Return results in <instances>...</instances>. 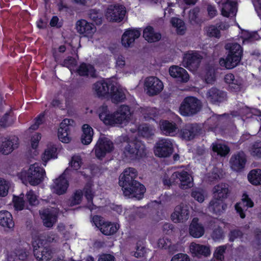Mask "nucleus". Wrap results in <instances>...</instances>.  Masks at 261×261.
<instances>
[{
	"label": "nucleus",
	"instance_id": "f257e3e1",
	"mask_svg": "<svg viewBox=\"0 0 261 261\" xmlns=\"http://www.w3.org/2000/svg\"><path fill=\"white\" fill-rule=\"evenodd\" d=\"M137 176V172L135 168L126 169L120 175L119 184L122 187L125 196L140 200L143 197L146 188L135 179Z\"/></svg>",
	"mask_w": 261,
	"mask_h": 261
},
{
	"label": "nucleus",
	"instance_id": "f03ea898",
	"mask_svg": "<svg viewBox=\"0 0 261 261\" xmlns=\"http://www.w3.org/2000/svg\"><path fill=\"white\" fill-rule=\"evenodd\" d=\"M93 88L98 97L110 95L112 101L115 103L124 101L126 99L124 90L116 87L110 80L97 82L94 84Z\"/></svg>",
	"mask_w": 261,
	"mask_h": 261
},
{
	"label": "nucleus",
	"instance_id": "7ed1b4c3",
	"mask_svg": "<svg viewBox=\"0 0 261 261\" xmlns=\"http://www.w3.org/2000/svg\"><path fill=\"white\" fill-rule=\"evenodd\" d=\"M226 49H228L226 58H220L219 63L220 66L227 69H231L239 65L243 55V48L238 43H232Z\"/></svg>",
	"mask_w": 261,
	"mask_h": 261
},
{
	"label": "nucleus",
	"instance_id": "20e7f679",
	"mask_svg": "<svg viewBox=\"0 0 261 261\" xmlns=\"http://www.w3.org/2000/svg\"><path fill=\"white\" fill-rule=\"evenodd\" d=\"M146 155L144 144L137 138L129 142L123 149V158L126 161L138 160Z\"/></svg>",
	"mask_w": 261,
	"mask_h": 261
},
{
	"label": "nucleus",
	"instance_id": "39448f33",
	"mask_svg": "<svg viewBox=\"0 0 261 261\" xmlns=\"http://www.w3.org/2000/svg\"><path fill=\"white\" fill-rule=\"evenodd\" d=\"M44 170L36 164L31 165L27 171H24L18 174L19 178L27 185L29 182L32 186L39 185L43 180Z\"/></svg>",
	"mask_w": 261,
	"mask_h": 261
},
{
	"label": "nucleus",
	"instance_id": "423d86ee",
	"mask_svg": "<svg viewBox=\"0 0 261 261\" xmlns=\"http://www.w3.org/2000/svg\"><path fill=\"white\" fill-rule=\"evenodd\" d=\"M201 107V102L197 98L188 96L181 103L179 111L180 114H196Z\"/></svg>",
	"mask_w": 261,
	"mask_h": 261
},
{
	"label": "nucleus",
	"instance_id": "0eeeda50",
	"mask_svg": "<svg viewBox=\"0 0 261 261\" xmlns=\"http://www.w3.org/2000/svg\"><path fill=\"white\" fill-rule=\"evenodd\" d=\"M114 147L113 142L108 138L100 136L98 140L94 150L96 156L102 160L107 153L111 152Z\"/></svg>",
	"mask_w": 261,
	"mask_h": 261
},
{
	"label": "nucleus",
	"instance_id": "6e6552de",
	"mask_svg": "<svg viewBox=\"0 0 261 261\" xmlns=\"http://www.w3.org/2000/svg\"><path fill=\"white\" fill-rule=\"evenodd\" d=\"M34 255L39 261H48L50 260L55 253V250L49 247L40 246L36 242L32 244Z\"/></svg>",
	"mask_w": 261,
	"mask_h": 261
},
{
	"label": "nucleus",
	"instance_id": "1a4fd4ad",
	"mask_svg": "<svg viewBox=\"0 0 261 261\" xmlns=\"http://www.w3.org/2000/svg\"><path fill=\"white\" fill-rule=\"evenodd\" d=\"M144 87L149 96H154L162 91L164 85L163 82L157 77L149 76L145 80Z\"/></svg>",
	"mask_w": 261,
	"mask_h": 261
},
{
	"label": "nucleus",
	"instance_id": "9d476101",
	"mask_svg": "<svg viewBox=\"0 0 261 261\" xmlns=\"http://www.w3.org/2000/svg\"><path fill=\"white\" fill-rule=\"evenodd\" d=\"M93 221L95 226L105 235H111L115 233L118 229L119 225L113 224L110 222H105L103 218L99 216H94Z\"/></svg>",
	"mask_w": 261,
	"mask_h": 261
},
{
	"label": "nucleus",
	"instance_id": "9b49d317",
	"mask_svg": "<svg viewBox=\"0 0 261 261\" xmlns=\"http://www.w3.org/2000/svg\"><path fill=\"white\" fill-rule=\"evenodd\" d=\"M202 56L196 51L185 54L183 57L182 64L190 70H196L199 67Z\"/></svg>",
	"mask_w": 261,
	"mask_h": 261
},
{
	"label": "nucleus",
	"instance_id": "f8f14e48",
	"mask_svg": "<svg viewBox=\"0 0 261 261\" xmlns=\"http://www.w3.org/2000/svg\"><path fill=\"white\" fill-rule=\"evenodd\" d=\"M126 13L125 7L121 5H110L107 9L106 16L113 22H121Z\"/></svg>",
	"mask_w": 261,
	"mask_h": 261
},
{
	"label": "nucleus",
	"instance_id": "ddd939ff",
	"mask_svg": "<svg viewBox=\"0 0 261 261\" xmlns=\"http://www.w3.org/2000/svg\"><path fill=\"white\" fill-rule=\"evenodd\" d=\"M39 214L43 225L46 227L50 228L57 222L58 211L54 207L46 208L40 210Z\"/></svg>",
	"mask_w": 261,
	"mask_h": 261
},
{
	"label": "nucleus",
	"instance_id": "4468645a",
	"mask_svg": "<svg viewBox=\"0 0 261 261\" xmlns=\"http://www.w3.org/2000/svg\"><path fill=\"white\" fill-rule=\"evenodd\" d=\"M154 153L160 158L170 156L173 152V145L171 142L166 139L160 140L154 147Z\"/></svg>",
	"mask_w": 261,
	"mask_h": 261
},
{
	"label": "nucleus",
	"instance_id": "2eb2a0df",
	"mask_svg": "<svg viewBox=\"0 0 261 261\" xmlns=\"http://www.w3.org/2000/svg\"><path fill=\"white\" fill-rule=\"evenodd\" d=\"M206 97L210 102L219 105L227 100V93L223 90L213 87L208 90Z\"/></svg>",
	"mask_w": 261,
	"mask_h": 261
},
{
	"label": "nucleus",
	"instance_id": "dca6fc26",
	"mask_svg": "<svg viewBox=\"0 0 261 261\" xmlns=\"http://www.w3.org/2000/svg\"><path fill=\"white\" fill-rule=\"evenodd\" d=\"M99 119L106 125L114 126L115 125H124L130 120L132 115H98Z\"/></svg>",
	"mask_w": 261,
	"mask_h": 261
},
{
	"label": "nucleus",
	"instance_id": "f3484780",
	"mask_svg": "<svg viewBox=\"0 0 261 261\" xmlns=\"http://www.w3.org/2000/svg\"><path fill=\"white\" fill-rule=\"evenodd\" d=\"M74 121L72 119H64L60 124L58 136L59 139L63 143H69L71 138L70 136V126L72 125Z\"/></svg>",
	"mask_w": 261,
	"mask_h": 261
},
{
	"label": "nucleus",
	"instance_id": "a211bd4d",
	"mask_svg": "<svg viewBox=\"0 0 261 261\" xmlns=\"http://www.w3.org/2000/svg\"><path fill=\"white\" fill-rule=\"evenodd\" d=\"M189 206L185 203H181L177 205L174 209V212L171 217L172 220L175 223H178L186 221L189 218Z\"/></svg>",
	"mask_w": 261,
	"mask_h": 261
},
{
	"label": "nucleus",
	"instance_id": "6ab92c4d",
	"mask_svg": "<svg viewBox=\"0 0 261 261\" xmlns=\"http://www.w3.org/2000/svg\"><path fill=\"white\" fill-rule=\"evenodd\" d=\"M224 82L228 85V90L232 92H239L243 88V81L240 77H236L232 73H229L225 75Z\"/></svg>",
	"mask_w": 261,
	"mask_h": 261
},
{
	"label": "nucleus",
	"instance_id": "aec40b11",
	"mask_svg": "<svg viewBox=\"0 0 261 261\" xmlns=\"http://www.w3.org/2000/svg\"><path fill=\"white\" fill-rule=\"evenodd\" d=\"M246 161V156L244 152L241 151L232 155L229 163L233 170L240 171L244 168Z\"/></svg>",
	"mask_w": 261,
	"mask_h": 261
},
{
	"label": "nucleus",
	"instance_id": "412c9836",
	"mask_svg": "<svg viewBox=\"0 0 261 261\" xmlns=\"http://www.w3.org/2000/svg\"><path fill=\"white\" fill-rule=\"evenodd\" d=\"M77 32L86 37H91L96 31L95 25L85 19L79 20L76 23Z\"/></svg>",
	"mask_w": 261,
	"mask_h": 261
},
{
	"label": "nucleus",
	"instance_id": "4be33fe9",
	"mask_svg": "<svg viewBox=\"0 0 261 261\" xmlns=\"http://www.w3.org/2000/svg\"><path fill=\"white\" fill-rule=\"evenodd\" d=\"M201 130V127L197 124H187L181 129L180 136L187 141H190L197 136Z\"/></svg>",
	"mask_w": 261,
	"mask_h": 261
},
{
	"label": "nucleus",
	"instance_id": "5701e85b",
	"mask_svg": "<svg viewBox=\"0 0 261 261\" xmlns=\"http://www.w3.org/2000/svg\"><path fill=\"white\" fill-rule=\"evenodd\" d=\"M70 171H71V170L67 168L58 178L56 179L53 188L57 194L61 195L66 192L69 185L65 178V175L68 174Z\"/></svg>",
	"mask_w": 261,
	"mask_h": 261
},
{
	"label": "nucleus",
	"instance_id": "b1692460",
	"mask_svg": "<svg viewBox=\"0 0 261 261\" xmlns=\"http://www.w3.org/2000/svg\"><path fill=\"white\" fill-rule=\"evenodd\" d=\"M140 35L141 32L139 29H128L124 32L122 36L121 43L124 47H129Z\"/></svg>",
	"mask_w": 261,
	"mask_h": 261
},
{
	"label": "nucleus",
	"instance_id": "393cba45",
	"mask_svg": "<svg viewBox=\"0 0 261 261\" xmlns=\"http://www.w3.org/2000/svg\"><path fill=\"white\" fill-rule=\"evenodd\" d=\"M169 74L181 83H187L189 80V75L186 69L178 66H172L169 69Z\"/></svg>",
	"mask_w": 261,
	"mask_h": 261
},
{
	"label": "nucleus",
	"instance_id": "a878e982",
	"mask_svg": "<svg viewBox=\"0 0 261 261\" xmlns=\"http://www.w3.org/2000/svg\"><path fill=\"white\" fill-rule=\"evenodd\" d=\"M75 72L80 76L87 77L90 75L92 77H96V70L92 65L85 62L80 63Z\"/></svg>",
	"mask_w": 261,
	"mask_h": 261
},
{
	"label": "nucleus",
	"instance_id": "bb28decb",
	"mask_svg": "<svg viewBox=\"0 0 261 261\" xmlns=\"http://www.w3.org/2000/svg\"><path fill=\"white\" fill-rule=\"evenodd\" d=\"M227 205L224 203V200L213 197V199L209 203L208 209L214 214L220 215L223 213Z\"/></svg>",
	"mask_w": 261,
	"mask_h": 261
},
{
	"label": "nucleus",
	"instance_id": "cd10ccee",
	"mask_svg": "<svg viewBox=\"0 0 261 261\" xmlns=\"http://www.w3.org/2000/svg\"><path fill=\"white\" fill-rule=\"evenodd\" d=\"M230 191L228 184L225 183L219 184L215 186L213 189V197L218 199L224 200L228 197Z\"/></svg>",
	"mask_w": 261,
	"mask_h": 261
},
{
	"label": "nucleus",
	"instance_id": "c85d7f7f",
	"mask_svg": "<svg viewBox=\"0 0 261 261\" xmlns=\"http://www.w3.org/2000/svg\"><path fill=\"white\" fill-rule=\"evenodd\" d=\"M14 139L10 140L7 138L1 137L0 139V152L7 155L18 147V145L14 143Z\"/></svg>",
	"mask_w": 261,
	"mask_h": 261
},
{
	"label": "nucleus",
	"instance_id": "c756f323",
	"mask_svg": "<svg viewBox=\"0 0 261 261\" xmlns=\"http://www.w3.org/2000/svg\"><path fill=\"white\" fill-rule=\"evenodd\" d=\"M143 37L148 42L153 43L160 40L161 34L159 32H155L152 26L148 25L144 29Z\"/></svg>",
	"mask_w": 261,
	"mask_h": 261
},
{
	"label": "nucleus",
	"instance_id": "7c9ffc66",
	"mask_svg": "<svg viewBox=\"0 0 261 261\" xmlns=\"http://www.w3.org/2000/svg\"><path fill=\"white\" fill-rule=\"evenodd\" d=\"M190 251L192 254L196 256H207L210 254L211 250L209 246L197 244L194 243L191 244Z\"/></svg>",
	"mask_w": 261,
	"mask_h": 261
},
{
	"label": "nucleus",
	"instance_id": "2f4dec72",
	"mask_svg": "<svg viewBox=\"0 0 261 261\" xmlns=\"http://www.w3.org/2000/svg\"><path fill=\"white\" fill-rule=\"evenodd\" d=\"M0 225L12 229L15 224L11 214L7 211H0Z\"/></svg>",
	"mask_w": 261,
	"mask_h": 261
},
{
	"label": "nucleus",
	"instance_id": "473e14b6",
	"mask_svg": "<svg viewBox=\"0 0 261 261\" xmlns=\"http://www.w3.org/2000/svg\"><path fill=\"white\" fill-rule=\"evenodd\" d=\"M199 219L197 218H194L189 227L190 234L194 238H199L201 237L204 232V228L198 223Z\"/></svg>",
	"mask_w": 261,
	"mask_h": 261
},
{
	"label": "nucleus",
	"instance_id": "72a5a7b5",
	"mask_svg": "<svg viewBox=\"0 0 261 261\" xmlns=\"http://www.w3.org/2000/svg\"><path fill=\"white\" fill-rule=\"evenodd\" d=\"M261 114V111L256 109H251L242 102H238L235 107V111L232 112L230 114Z\"/></svg>",
	"mask_w": 261,
	"mask_h": 261
},
{
	"label": "nucleus",
	"instance_id": "f704fd0d",
	"mask_svg": "<svg viewBox=\"0 0 261 261\" xmlns=\"http://www.w3.org/2000/svg\"><path fill=\"white\" fill-rule=\"evenodd\" d=\"M82 130L83 134L81 136V142L84 145H88L92 140L93 129L89 124H85L82 126Z\"/></svg>",
	"mask_w": 261,
	"mask_h": 261
},
{
	"label": "nucleus",
	"instance_id": "c9c22d12",
	"mask_svg": "<svg viewBox=\"0 0 261 261\" xmlns=\"http://www.w3.org/2000/svg\"><path fill=\"white\" fill-rule=\"evenodd\" d=\"M237 4L232 1H227L223 4L221 14L226 17H229L230 14H233L237 11Z\"/></svg>",
	"mask_w": 261,
	"mask_h": 261
},
{
	"label": "nucleus",
	"instance_id": "e433bc0d",
	"mask_svg": "<svg viewBox=\"0 0 261 261\" xmlns=\"http://www.w3.org/2000/svg\"><path fill=\"white\" fill-rule=\"evenodd\" d=\"M161 129L166 135L174 136L177 127L174 123L170 122L167 120H164L160 124Z\"/></svg>",
	"mask_w": 261,
	"mask_h": 261
},
{
	"label": "nucleus",
	"instance_id": "4c0bfd02",
	"mask_svg": "<svg viewBox=\"0 0 261 261\" xmlns=\"http://www.w3.org/2000/svg\"><path fill=\"white\" fill-rule=\"evenodd\" d=\"M29 255V252L23 248L15 249L14 252L11 254L10 257L13 261H24Z\"/></svg>",
	"mask_w": 261,
	"mask_h": 261
},
{
	"label": "nucleus",
	"instance_id": "58836bf2",
	"mask_svg": "<svg viewBox=\"0 0 261 261\" xmlns=\"http://www.w3.org/2000/svg\"><path fill=\"white\" fill-rule=\"evenodd\" d=\"M170 23L172 27L176 28V32L178 35H182L186 32V28L184 21L178 18L172 17L170 20Z\"/></svg>",
	"mask_w": 261,
	"mask_h": 261
},
{
	"label": "nucleus",
	"instance_id": "ea45409f",
	"mask_svg": "<svg viewBox=\"0 0 261 261\" xmlns=\"http://www.w3.org/2000/svg\"><path fill=\"white\" fill-rule=\"evenodd\" d=\"M180 176L179 178L178 183L180 188L187 189L192 187V184L191 182V179L189 174L185 171L180 172Z\"/></svg>",
	"mask_w": 261,
	"mask_h": 261
},
{
	"label": "nucleus",
	"instance_id": "a19ab883",
	"mask_svg": "<svg viewBox=\"0 0 261 261\" xmlns=\"http://www.w3.org/2000/svg\"><path fill=\"white\" fill-rule=\"evenodd\" d=\"M249 181L254 185H261V170H251L248 175Z\"/></svg>",
	"mask_w": 261,
	"mask_h": 261
},
{
	"label": "nucleus",
	"instance_id": "79ce46f5",
	"mask_svg": "<svg viewBox=\"0 0 261 261\" xmlns=\"http://www.w3.org/2000/svg\"><path fill=\"white\" fill-rule=\"evenodd\" d=\"M217 70L218 68L212 65H208L206 67L205 80L206 83H211L215 81Z\"/></svg>",
	"mask_w": 261,
	"mask_h": 261
},
{
	"label": "nucleus",
	"instance_id": "37998d69",
	"mask_svg": "<svg viewBox=\"0 0 261 261\" xmlns=\"http://www.w3.org/2000/svg\"><path fill=\"white\" fill-rule=\"evenodd\" d=\"M138 130V134L144 138H148L154 135L153 130L146 124L140 125Z\"/></svg>",
	"mask_w": 261,
	"mask_h": 261
},
{
	"label": "nucleus",
	"instance_id": "c03bdc74",
	"mask_svg": "<svg viewBox=\"0 0 261 261\" xmlns=\"http://www.w3.org/2000/svg\"><path fill=\"white\" fill-rule=\"evenodd\" d=\"M57 148L55 147H48L45 151L42 156V160L45 163V165L46 162L51 158H56Z\"/></svg>",
	"mask_w": 261,
	"mask_h": 261
},
{
	"label": "nucleus",
	"instance_id": "a18cd8bd",
	"mask_svg": "<svg viewBox=\"0 0 261 261\" xmlns=\"http://www.w3.org/2000/svg\"><path fill=\"white\" fill-rule=\"evenodd\" d=\"M213 150L217 152L218 154L221 156H225L230 151L229 148L224 145L222 144H213Z\"/></svg>",
	"mask_w": 261,
	"mask_h": 261
},
{
	"label": "nucleus",
	"instance_id": "49530a36",
	"mask_svg": "<svg viewBox=\"0 0 261 261\" xmlns=\"http://www.w3.org/2000/svg\"><path fill=\"white\" fill-rule=\"evenodd\" d=\"M77 64V61L74 58L71 56H68L63 60L61 65L62 66L69 69L72 73V69L76 66Z\"/></svg>",
	"mask_w": 261,
	"mask_h": 261
},
{
	"label": "nucleus",
	"instance_id": "de8ad7c7",
	"mask_svg": "<svg viewBox=\"0 0 261 261\" xmlns=\"http://www.w3.org/2000/svg\"><path fill=\"white\" fill-rule=\"evenodd\" d=\"M200 10L196 7L191 9L189 14V20L191 23L198 24L200 22V19L199 18V13Z\"/></svg>",
	"mask_w": 261,
	"mask_h": 261
},
{
	"label": "nucleus",
	"instance_id": "09e8293b",
	"mask_svg": "<svg viewBox=\"0 0 261 261\" xmlns=\"http://www.w3.org/2000/svg\"><path fill=\"white\" fill-rule=\"evenodd\" d=\"M83 193L81 191H76L74 195L68 200V205L69 206H73L79 204L82 201Z\"/></svg>",
	"mask_w": 261,
	"mask_h": 261
},
{
	"label": "nucleus",
	"instance_id": "8fccbe9b",
	"mask_svg": "<svg viewBox=\"0 0 261 261\" xmlns=\"http://www.w3.org/2000/svg\"><path fill=\"white\" fill-rule=\"evenodd\" d=\"M251 154L254 157L261 158V142H256L252 145L250 149Z\"/></svg>",
	"mask_w": 261,
	"mask_h": 261
},
{
	"label": "nucleus",
	"instance_id": "3c124183",
	"mask_svg": "<svg viewBox=\"0 0 261 261\" xmlns=\"http://www.w3.org/2000/svg\"><path fill=\"white\" fill-rule=\"evenodd\" d=\"M9 189V181L0 178V197H5L7 195Z\"/></svg>",
	"mask_w": 261,
	"mask_h": 261
},
{
	"label": "nucleus",
	"instance_id": "603ef678",
	"mask_svg": "<svg viewBox=\"0 0 261 261\" xmlns=\"http://www.w3.org/2000/svg\"><path fill=\"white\" fill-rule=\"evenodd\" d=\"M253 233L254 236L253 245L257 249H261V229L258 228H255Z\"/></svg>",
	"mask_w": 261,
	"mask_h": 261
},
{
	"label": "nucleus",
	"instance_id": "864d4df0",
	"mask_svg": "<svg viewBox=\"0 0 261 261\" xmlns=\"http://www.w3.org/2000/svg\"><path fill=\"white\" fill-rule=\"evenodd\" d=\"M206 35L210 37H216L217 38L220 37V31L215 26L211 25L206 29Z\"/></svg>",
	"mask_w": 261,
	"mask_h": 261
},
{
	"label": "nucleus",
	"instance_id": "5fc2aeb1",
	"mask_svg": "<svg viewBox=\"0 0 261 261\" xmlns=\"http://www.w3.org/2000/svg\"><path fill=\"white\" fill-rule=\"evenodd\" d=\"M11 110V107L6 103L3 96L0 94V113H4L6 115L10 114Z\"/></svg>",
	"mask_w": 261,
	"mask_h": 261
},
{
	"label": "nucleus",
	"instance_id": "6e6d98bb",
	"mask_svg": "<svg viewBox=\"0 0 261 261\" xmlns=\"http://www.w3.org/2000/svg\"><path fill=\"white\" fill-rule=\"evenodd\" d=\"M205 179L206 181L210 184L219 180L220 176L217 173V169H214L212 172L207 173L205 177Z\"/></svg>",
	"mask_w": 261,
	"mask_h": 261
},
{
	"label": "nucleus",
	"instance_id": "4d7b16f0",
	"mask_svg": "<svg viewBox=\"0 0 261 261\" xmlns=\"http://www.w3.org/2000/svg\"><path fill=\"white\" fill-rule=\"evenodd\" d=\"M243 232L238 229L231 230L228 234L229 240L230 242H233L235 239L241 238L243 236Z\"/></svg>",
	"mask_w": 261,
	"mask_h": 261
},
{
	"label": "nucleus",
	"instance_id": "13d9d810",
	"mask_svg": "<svg viewBox=\"0 0 261 261\" xmlns=\"http://www.w3.org/2000/svg\"><path fill=\"white\" fill-rule=\"evenodd\" d=\"M13 120L11 115H3L0 118V126L6 127L11 125Z\"/></svg>",
	"mask_w": 261,
	"mask_h": 261
},
{
	"label": "nucleus",
	"instance_id": "bf43d9fd",
	"mask_svg": "<svg viewBox=\"0 0 261 261\" xmlns=\"http://www.w3.org/2000/svg\"><path fill=\"white\" fill-rule=\"evenodd\" d=\"M211 236L213 239L215 241L223 239L224 237V232L220 226L216 227L214 229Z\"/></svg>",
	"mask_w": 261,
	"mask_h": 261
},
{
	"label": "nucleus",
	"instance_id": "052dcab7",
	"mask_svg": "<svg viewBox=\"0 0 261 261\" xmlns=\"http://www.w3.org/2000/svg\"><path fill=\"white\" fill-rule=\"evenodd\" d=\"M226 249V246H221L217 248L215 250L214 256L218 260L222 261L224 259L223 254Z\"/></svg>",
	"mask_w": 261,
	"mask_h": 261
},
{
	"label": "nucleus",
	"instance_id": "680f3d73",
	"mask_svg": "<svg viewBox=\"0 0 261 261\" xmlns=\"http://www.w3.org/2000/svg\"><path fill=\"white\" fill-rule=\"evenodd\" d=\"M112 114H133L130 112V108L129 106L122 105L120 106L116 112Z\"/></svg>",
	"mask_w": 261,
	"mask_h": 261
},
{
	"label": "nucleus",
	"instance_id": "e2e57ef3",
	"mask_svg": "<svg viewBox=\"0 0 261 261\" xmlns=\"http://www.w3.org/2000/svg\"><path fill=\"white\" fill-rule=\"evenodd\" d=\"M35 122L29 128L30 129L36 130L40 125L45 121L44 115H39L34 119Z\"/></svg>",
	"mask_w": 261,
	"mask_h": 261
},
{
	"label": "nucleus",
	"instance_id": "0e129e2a",
	"mask_svg": "<svg viewBox=\"0 0 261 261\" xmlns=\"http://www.w3.org/2000/svg\"><path fill=\"white\" fill-rule=\"evenodd\" d=\"M27 199L31 205H35L38 204V201L36 195L32 191H30L26 195Z\"/></svg>",
	"mask_w": 261,
	"mask_h": 261
},
{
	"label": "nucleus",
	"instance_id": "69168bd1",
	"mask_svg": "<svg viewBox=\"0 0 261 261\" xmlns=\"http://www.w3.org/2000/svg\"><path fill=\"white\" fill-rule=\"evenodd\" d=\"M50 25L51 27H56L57 29H60L63 27V22L62 20L59 21L57 16H53L50 21Z\"/></svg>",
	"mask_w": 261,
	"mask_h": 261
},
{
	"label": "nucleus",
	"instance_id": "338daca9",
	"mask_svg": "<svg viewBox=\"0 0 261 261\" xmlns=\"http://www.w3.org/2000/svg\"><path fill=\"white\" fill-rule=\"evenodd\" d=\"M171 261H190V259L186 254L178 253L172 257Z\"/></svg>",
	"mask_w": 261,
	"mask_h": 261
},
{
	"label": "nucleus",
	"instance_id": "774afa93",
	"mask_svg": "<svg viewBox=\"0 0 261 261\" xmlns=\"http://www.w3.org/2000/svg\"><path fill=\"white\" fill-rule=\"evenodd\" d=\"M81 159L79 156H73L70 162V165L74 170H77L81 167Z\"/></svg>",
	"mask_w": 261,
	"mask_h": 261
}]
</instances>
